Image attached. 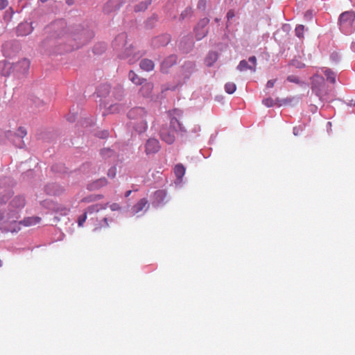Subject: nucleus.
Returning <instances> with one entry per match:
<instances>
[{
  "label": "nucleus",
  "mask_w": 355,
  "mask_h": 355,
  "mask_svg": "<svg viewBox=\"0 0 355 355\" xmlns=\"http://www.w3.org/2000/svg\"><path fill=\"white\" fill-rule=\"evenodd\" d=\"M108 136V132L107 131H103L102 132V135L101 136V137L102 138H105Z\"/></svg>",
  "instance_id": "8fccbe9b"
},
{
  "label": "nucleus",
  "mask_w": 355,
  "mask_h": 355,
  "mask_svg": "<svg viewBox=\"0 0 355 355\" xmlns=\"http://www.w3.org/2000/svg\"><path fill=\"white\" fill-rule=\"evenodd\" d=\"M102 89H104L105 90L108 91L109 90V86L108 85H103L101 87H99L98 89V93L99 96H103L104 95V94H103L102 92H101Z\"/></svg>",
  "instance_id": "37998d69"
},
{
  "label": "nucleus",
  "mask_w": 355,
  "mask_h": 355,
  "mask_svg": "<svg viewBox=\"0 0 355 355\" xmlns=\"http://www.w3.org/2000/svg\"><path fill=\"white\" fill-rule=\"evenodd\" d=\"M125 40V36L123 35H119L116 38V41L117 40H122V41H124Z\"/></svg>",
  "instance_id": "09e8293b"
},
{
  "label": "nucleus",
  "mask_w": 355,
  "mask_h": 355,
  "mask_svg": "<svg viewBox=\"0 0 355 355\" xmlns=\"http://www.w3.org/2000/svg\"><path fill=\"white\" fill-rule=\"evenodd\" d=\"M41 2L42 3H45V2H47L49 0H40Z\"/></svg>",
  "instance_id": "864d4df0"
},
{
  "label": "nucleus",
  "mask_w": 355,
  "mask_h": 355,
  "mask_svg": "<svg viewBox=\"0 0 355 355\" xmlns=\"http://www.w3.org/2000/svg\"><path fill=\"white\" fill-rule=\"evenodd\" d=\"M180 132H186V130L176 116H171L169 123H166L160 128L159 135L162 141L168 144L175 140V135Z\"/></svg>",
  "instance_id": "f257e3e1"
},
{
  "label": "nucleus",
  "mask_w": 355,
  "mask_h": 355,
  "mask_svg": "<svg viewBox=\"0 0 355 355\" xmlns=\"http://www.w3.org/2000/svg\"><path fill=\"white\" fill-rule=\"evenodd\" d=\"M301 130H302L301 127H294V128H293V134L295 135H298Z\"/></svg>",
  "instance_id": "49530a36"
},
{
  "label": "nucleus",
  "mask_w": 355,
  "mask_h": 355,
  "mask_svg": "<svg viewBox=\"0 0 355 355\" xmlns=\"http://www.w3.org/2000/svg\"><path fill=\"white\" fill-rule=\"evenodd\" d=\"M263 103L267 107H272L274 105V101L271 98H268L263 100Z\"/></svg>",
  "instance_id": "e433bc0d"
},
{
  "label": "nucleus",
  "mask_w": 355,
  "mask_h": 355,
  "mask_svg": "<svg viewBox=\"0 0 355 355\" xmlns=\"http://www.w3.org/2000/svg\"><path fill=\"white\" fill-rule=\"evenodd\" d=\"M215 21H216V22H218V21H219V19L216 18V19H215Z\"/></svg>",
  "instance_id": "5fc2aeb1"
},
{
  "label": "nucleus",
  "mask_w": 355,
  "mask_h": 355,
  "mask_svg": "<svg viewBox=\"0 0 355 355\" xmlns=\"http://www.w3.org/2000/svg\"><path fill=\"white\" fill-rule=\"evenodd\" d=\"M106 206H103V205H94L89 207L87 208V212L93 213V212H97L100 209H105Z\"/></svg>",
  "instance_id": "393cba45"
},
{
  "label": "nucleus",
  "mask_w": 355,
  "mask_h": 355,
  "mask_svg": "<svg viewBox=\"0 0 355 355\" xmlns=\"http://www.w3.org/2000/svg\"><path fill=\"white\" fill-rule=\"evenodd\" d=\"M145 148L147 155L156 153L160 149L159 142L156 139L150 138L146 141Z\"/></svg>",
  "instance_id": "423d86ee"
},
{
  "label": "nucleus",
  "mask_w": 355,
  "mask_h": 355,
  "mask_svg": "<svg viewBox=\"0 0 355 355\" xmlns=\"http://www.w3.org/2000/svg\"><path fill=\"white\" fill-rule=\"evenodd\" d=\"M26 130L23 127H19L15 132V139L13 142L15 146L19 148H22L24 145L22 139L26 135Z\"/></svg>",
  "instance_id": "0eeeda50"
},
{
  "label": "nucleus",
  "mask_w": 355,
  "mask_h": 355,
  "mask_svg": "<svg viewBox=\"0 0 355 355\" xmlns=\"http://www.w3.org/2000/svg\"><path fill=\"white\" fill-rule=\"evenodd\" d=\"M86 214H87V213H85V214H83V216H82L81 217H80V218H78V225H79L80 226L83 225V224L85 223V220H86V218H87Z\"/></svg>",
  "instance_id": "ea45409f"
},
{
  "label": "nucleus",
  "mask_w": 355,
  "mask_h": 355,
  "mask_svg": "<svg viewBox=\"0 0 355 355\" xmlns=\"http://www.w3.org/2000/svg\"><path fill=\"white\" fill-rule=\"evenodd\" d=\"M291 64L298 69H302L305 67L304 63H302L297 60H293Z\"/></svg>",
  "instance_id": "4c0bfd02"
},
{
  "label": "nucleus",
  "mask_w": 355,
  "mask_h": 355,
  "mask_svg": "<svg viewBox=\"0 0 355 355\" xmlns=\"http://www.w3.org/2000/svg\"><path fill=\"white\" fill-rule=\"evenodd\" d=\"M103 198V196L101 195H95V196H90L89 197L85 198L83 201L86 202H94L98 200H100Z\"/></svg>",
  "instance_id": "cd10ccee"
},
{
  "label": "nucleus",
  "mask_w": 355,
  "mask_h": 355,
  "mask_svg": "<svg viewBox=\"0 0 355 355\" xmlns=\"http://www.w3.org/2000/svg\"><path fill=\"white\" fill-rule=\"evenodd\" d=\"M8 198H9V195H8V192L1 194L0 195V205H3V204L6 203V201L8 200Z\"/></svg>",
  "instance_id": "f704fd0d"
},
{
  "label": "nucleus",
  "mask_w": 355,
  "mask_h": 355,
  "mask_svg": "<svg viewBox=\"0 0 355 355\" xmlns=\"http://www.w3.org/2000/svg\"><path fill=\"white\" fill-rule=\"evenodd\" d=\"M249 62L251 64H249L245 60H241L239 65L237 66V69L240 71H243L245 70H250L252 72L256 71V65H257V58L255 56H251L248 59Z\"/></svg>",
  "instance_id": "39448f33"
},
{
  "label": "nucleus",
  "mask_w": 355,
  "mask_h": 355,
  "mask_svg": "<svg viewBox=\"0 0 355 355\" xmlns=\"http://www.w3.org/2000/svg\"><path fill=\"white\" fill-rule=\"evenodd\" d=\"M148 201L146 198L141 199L134 207L133 211L135 213H139L142 211L144 208L146 206Z\"/></svg>",
  "instance_id": "6ab92c4d"
},
{
  "label": "nucleus",
  "mask_w": 355,
  "mask_h": 355,
  "mask_svg": "<svg viewBox=\"0 0 355 355\" xmlns=\"http://www.w3.org/2000/svg\"><path fill=\"white\" fill-rule=\"evenodd\" d=\"M40 221V218L39 217H28L20 221V224H23L25 226H31L37 224Z\"/></svg>",
  "instance_id": "a211bd4d"
},
{
  "label": "nucleus",
  "mask_w": 355,
  "mask_h": 355,
  "mask_svg": "<svg viewBox=\"0 0 355 355\" xmlns=\"http://www.w3.org/2000/svg\"><path fill=\"white\" fill-rule=\"evenodd\" d=\"M139 66L141 69L150 71L154 69V62L148 59H144L140 62Z\"/></svg>",
  "instance_id": "2eb2a0df"
},
{
  "label": "nucleus",
  "mask_w": 355,
  "mask_h": 355,
  "mask_svg": "<svg viewBox=\"0 0 355 355\" xmlns=\"http://www.w3.org/2000/svg\"><path fill=\"white\" fill-rule=\"evenodd\" d=\"M218 53L215 51H211L207 55L205 62L207 67L212 66L218 60Z\"/></svg>",
  "instance_id": "4468645a"
},
{
  "label": "nucleus",
  "mask_w": 355,
  "mask_h": 355,
  "mask_svg": "<svg viewBox=\"0 0 355 355\" xmlns=\"http://www.w3.org/2000/svg\"><path fill=\"white\" fill-rule=\"evenodd\" d=\"M101 155L103 157H111L114 155V152L113 150L109 149V148H107V149H103L101 150Z\"/></svg>",
  "instance_id": "2f4dec72"
},
{
  "label": "nucleus",
  "mask_w": 355,
  "mask_h": 355,
  "mask_svg": "<svg viewBox=\"0 0 355 355\" xmlns=\"http://www.w3.org/2000/svg\"><path fill=\"white\" fill-rule=\"evenodd\" d=\"M192 10L191 8H186L181 14V18L184 19L186 17L191 15Z\"/></svg>",
  "instance_id": "c9c22d12"
},
{
  "label": "nucleus",
  "mask_w": 355,
  "mask_h": 355,
  "mask_svg": "<svg viewBox=\"0 0 355 355\" xmlns=\"http://www.w3.org/2000/svg\"><path fill=\"white\" fill-rule=\"evenodd\" d=\"M107 183L108 182L105 178H101L89 184L88 188L90 190H96L106 186Z\"/></svg>",
  "instance_id": "ddd939ff"
},
{
  "label": "nucleus",
  "mask_w": 355,
  "mask_h": 355,
  "mask_svg": "<svg viewBox=\"0 0 355 355\" xmlns=\"http://www.w3.org/2000/svg\"><path fill=\"white\" fill-rule=\"evenodd\" d=\"M56 185L52 184V185H48L46 187V192L50 195H57L58 194V192L57 191H54L53 189L55 187Z\"/></svg>",
  "instance_id": "473e14b6"
},
{
  "label": "nucleus",
  "mask_w": 355,
  "mask_h": 355,
  "mask_svg": "<svg viewBox=\"0 0 355 355\" xmlns=\"http://www.w3.org/2000/svg\"><path fill=\"white\" fill-rule=\"evenodd\" d=\"M159 39H163V42L160 44L161 45H166L169 42V36L168 35H163V36H162L160 37H158V38L155 39L154 40V42L155 44H157Z\"/></svg>",
  "instance_id": "72a5a7b5"
},
{
  "label": "nucleus",
  "mask_w": 355,
  "mask_h": 355,
  "mask_svg": "<svg viewBox=\"0 0 355 355\" xmlns=\"http://www.w3.org/2000/svg\"><path fill=\"white\" fill-rule=\"evenodd\" d=\"M355 20V12L354 11H346L343 12L339 17V24L343 31L348 33Z\"/></svg>",
  "instance_id": "20e7f679"
},
{
  "label": "nucleus",
  "mask_w": 355,
  "mask_h": 355,
  "mask_svg": "<svg viewBox=\"0 0 355 355\" xmlns=\"http://www.w3.org/2000/svg\"><path fill=\"white\" fill-rule=\"evenodd\" d=\"M150 3V2H147V1L141 2L135 6V10L136 12H140V11L145 10Z\"/></svg>",
  "instance_id": "bb28decb"
},
{
  "label": "nucleus",
  "mask_w": 355,
  "mask_h": 355,
  "mask_svg": "<svg viewBox=\"0 0 355 355\" xmlns=\"http://www.w3.org/2000/svg\"><path fill=\"white\" fill-rule=\"evenodd\" d=\"M209 19L207 17L201 19L199 23L198 24V26L196 28V31H198V28L200 27L202 28V31L200 33H196V38L198 40H201L202 38H203L207 33V30H204V28L209 24Z\"/></svg>",
  "instance_id": "9b49d317"
},
{
  "label": "nucleus",
  "mask_w": 355,
  "mask_h": 355,
  "mask_svg": "<svg viewBox=\"0 0 355 355\" xmlns=\"http://www.w3.org/2000/svg\"><path fill=\"white\" fill-rule=\"evenodd\" d=\"M304 26L303 25H298L295 30V35L299 38H303L304 37Z\"/></svg>",
  "instance_id": "a878e982"
},
{
  "label": "nucleus",
  "mask_w": 355,
  "mask_h": 355,
  "mask_svg": "<svg viewBox=\"0 0 355 355\" xmlns=\"http://www.w3.org/2000/svg\"><path fill=\"white\" fill-rule=\"evenodd\" d=\"M153 89V85L150 83H146L142 85L140 92L144 96H148Z\"/></svg>",
  "instance_id": "f3484780"
},
{
  "label": "nucleus",
  "mask_w": 355,
  "mask_h": 355,
  "mask_svg": "<svg viewBox=\"0 0 355 355\" xmlns=\"http://www.w3.org/2000/svg\"><path fill=\"white\" fill-rule=\"evenodd\" d=\"M236 89V86L234 83L229 82L225 85V92L230 94H233Z\"/></svg>",
  "instance_id": "5701e85b"
},
{
  "label": "nucleus",
  "mask_w": 355,
  "mask_h": 355,
  "mask_svg": "<svg viewBox=\"0 0 355 355\" xmlns=\"http://www.w3.org/2000/svg\"><path fill=\"white\" fill-rule=\"evenodd\" d=\"M276 79L270 80L267 82L266 87L272 88L276 83Z\"/></svg>",
  "instance_id": "a19ab883"
},
{
  "label": "nucleus",
  "mask_w": 355,
  "mask_h": 355,
  "mask_svg": "<svg viewBox=\"0 0 355 355\" xmlns=\"http://www.w3.org/2000/svg\"><path fill=\"white\" fill-rule=\"evenodd\" d=\"M176 62V57L171 55L162 62V67H170Z\"/></svg>",
  "instance_id": "b1692460"
},
{
  "label": "nucleus",
  "mask_w": 355,
  "mask_h": 355,
  "mask_svg": "<svg viewBox=\"0 0 355 355\" xmlns=\"http://www.w3.org/2000/svg\"><path fill=\"white\" fill-rule=\"evenodd\" d=\"M29 60L24 58L14 64V70L20 73H26L30 68Z\"/></svg>",
  "instance_id": "6e6552de"
},
{
  "label": "nucleus",
  "mask_w": 355,
  "mask_h": 355,
  "mask_svg": "<svg viewBox=\"0 0 355 355\" xmlns=\"http://www.w3.org/2000/svg\"><path fill=\"white\" fill-rule=\"evenodd\" d=\"M131 192H132V191H131L130 190H129V191H126V192H125V197H128V196L130 195Z\"/></svg>",
  "instance_id": "603ef678"
},
{
  "label": "nucleus",
  "mask_w": 355,
  "mask_h": 355,
  "mask_svg": "<svg viewBox=\"0 0 355 355\" xmlns=\"http://www.w3.org/2000/svg\"><path fill=\"white\" fill-rule=\"evenodd\" d=\"M25 198L21 196H15L10 203L12 211L21 209L25 206Z\"/></svg>",
  "instance_id": "1a4fd4ad"
},
{
  "label": "nucleus",
  "mask_w": 355,
  "mask_h": 355,
  "mask_svg": "<svg viewBox=\"0 0 355 355\" xmlns=\"http://www.w3.org/2000/svg\"><path fill=\"white\" fill-rule=\"evenodd\" d=\"M71 37L74 41H78L76 44V48L78 49L87 43L93 37V33L87 29L79 28L72 33Z\"/></svg>",
  "instance_id": "7ed1b4c3"
},
{
  "label": "nucleus",
  "mask_w": 355,
  "mask_h": 355,
  "mask_svg": "<svg viewBox=\"0 0 355 355\" xmlns=\"http://www.w3.org/2000/svg\"><path fill=\"white\" fill-rule=\"evenodd\" d=\"M129 79L136 85H141L143 80L141 79L134 71H130L128 74Z\"/></svg>",
  "instance_id": "412c9836"
},
{
  "label": "nucleus",
  "mask_w": 355,
  "mask_h": 355,
  "mask_svg": "<svg viewBox=\"0 0 355 355\" xmlns=\"http://www.w3.org/2000/svg\"><path fill=\"white\" fill-rule=\"evenodd\" d=\"M116 175V166H112L107 171V175L110 178H114Z\"/></svg>",
  "instance_id": "7c9ffc66"
},
{
  "label": "nucleus",
  "mask_w": 355,
  "mask_h": 355,
  "mask_svg": "<svg viewBox=\"0 0 355 355\" xmlns=\"http://www.w3.org/2000/svg\"><path fill=\"white\" fill-rule=\"evenodd\" d=\"M324 75L327 77V79L331 82V83H336V76L335 73L331 70V69H325L324 71Z\"/></svg>",
  "instance_id": "4be33fe9"
},
{
  "label": "nucleus",
  "mask_w": 355,
  "mask_h": 355,
  "mask_svg": "<svg viewBox=\"0 0 355 355\" xmlns=\"http://www.w3.org/2000/svg\"><path fill=\"white\" fill-rule=\"evenodd\" d=\"M205 0H200L199 1V3H198V7L200 8V7H205Z\"/></svg>",
  "instance_id": "de8ad7c7"
},
{
  "label": "nucleus",
  "mask_w": 355,
  "mask_h": 355,
  "mask_svg": "<svg viewBox=\"0 0 355 355\" xmlns=\"http://www.w3.org/2000/svg\"><path fill=\"white\" fill-rule=\"evenodd\" d=\"M154 196L157 202L161 203L164 202V199L166 198V192L164 190H158L155 192Z\"/></svg>",
  "instance_id": "aec40b11"
},
{
  "label": "nucleus",
  "mask_w": 355,
  "mask_h": 355,
  "mask_svg": "<svg viewBox=\"0 0 355 355\" xmlns=\"http://www.w3.org/2000/svg\"><path fill=\"white\" fill-rule=\"evenodd\" d=\"M33 28L31 26V24L28 22L21 23L19 24L17 28V32L19 35L24 36L32 33Z\"/></svg>",
  "instance_id": "9d476101"
},
{
  "label": "nucleus",
  "mask_w": 355,
  "mask_h": 355,
  "mask_svg": "<svg viewBox=\"0 0 355 355\" xmlns=\"http://www.w3.org/2000/svg\"><path fill=\"white\" fill-rule=\"evenodd\" d=\"M173 171L177 179L181 180L185 174L186 169L182 164H178L175 166Z\"/></svg>",
  "instance_id": "dca6fc26"
},
{
  "label": "nucleus",
  "mask_w": 355,
  "mask_h": 355,
  "mask_svg": "<svg viewBox=\"0 0 355 355\" xmlns=\"http://www.w3.org/2000/svg\"><path fill=\"white\" fill-rule=\"evenodd\" d=\"M121 106L119 105H112L110 107L111 112H118L120 110Z\"/></svg>",
  "instance_id": "58836bf2"
},
{
  "label": "nucleus",
  "mask_w": 355,
  "mask_h": 355,
  "mask_svg": "<svg viewBox=\"0 0 355 355\" xmlns=\"http://www.w3.org/2000/svg\"><path fill=\"white\" fill-rule=\"evenodd\" d=\"M103 222L105 223L104 226L105 227H108L109 225H108V223H107V218H103Z\"/></svg>",
  "instance_id": "3c124183"
},
{
  "label": "nucleus",
  "mask_w": 355,
  "mask_h": 355,
  "mask_svg": "<svg viewBox=\"0 0 355 355\" xmlns=\"http://www.w3.org/2000/svg\"><path fill=\"white\" fill-rule=\"evenodd\" d=\"M110 209L112 210V211H116V210H119L121 209L120 206L119 204L117 203H113L110 205Z\"/></svg>",
  "instance_id": "a18cd8bd"
},
{
  "label": "nucleus",
  "mask_w": 355,
  "mask_h": 355,
  "mask_svg": "<svg viewBox=\"0 0 355 355\" xmlns=\"http://www.w3.org/2000/svg\"><path fill=\"white\" fill-rule=\"evenodd\" d=\"M148 116L147 112L142 107L132 108L128 114L131 125L138 133H142L146 130Z\"/></svg>",
  "instance_id": "f03ea898"
},
{
  "label": "nucleus",
  "mask_w": 355,
  "mask_h": 355,
  "mask_svg": "<svg viewBox=\"0 0 355 355\" xmlns=\"http://www.w3.org/2000/svg\"><path fill=\"white\" fill-rule=\"evenodd\" d=\"M8 4L6 0H0V10L4 9Z\"/></svg>",
  "instance_id": "c03bdc74"
},
{
  "label": "nucleus",
  "mask_w": 355,
  "mask_h": 355,
  "mask_svg": "<svg viewBox=\"0 0 355 355\" xmlns=\"http://www.w3.org/2000/svg\"><path fill=\"white\" fill-rule=\"evenodd\" d=\"M121 6L120 0H110L104 7V10L107 12H112L119 9Z\"/></svg>",
  "instance_id": "f8f14e48"
},
{
  "label": "nucleus",
  "mask_w": 355,
  "mask_h": 355,
  "mask_svg": "<svg viewBox=\"0 0 355 355\" xmlns=\"http://www.w3.org/2000/svg\"><path fill=\"white\" fill-rule=\"evenodd\" d=\"M287 80L291 83H294L297 85H302L303 84V82H302L299 78L294 75H291L287 77Z\"/></svg>",
  "instance_id": "c85d7f7f"
},
{
  "label": "nucleus",
  "mask_w": 355,
  "mask_h": 355,
  "mask_svg": "<svg viewBox=\"0 0 355 355\" xmlns=\"http://www.w3.org/2000/svg\"><path fill=\"white\" fill-rule=\"evenodd\" d=\"M55 212L60 213L61 215H67L69 212V209L63 206H58L54 209Z\"/></svg>",
  "instance_id": "c756f323"
},
{
  "label": "nucleus",
  "mask_w": 355,
  "mask_h": 355,
  "mask_svg": "<svg viewBox=\"0 0 355 355\" xmlns=\"http://www.w3.org/2000/svg\"><path fill=\"white\" fill-rule=\"evenodd\" d=\"M284 103H286V102L287 101V100H286V99H284Z\"/></svg>",
  "instance_id": "6e6d98bb"
},
{
  "label": "nucleus",
  "mask_w": 355,
  "mask_h": 355,
  "mask_svg": "<svg viewBox=\"0 0 355 355\" xmlns=\"http://www.w3.org/2000/svg\"><path fill=\"white\" fill-rule=\"evenodd\" d=\"M235 16L234 11L233 10H230L227 13V20L232 19Z\"/></svg>",
  "instance_id": "79ce46f5"
}]
</instances>
